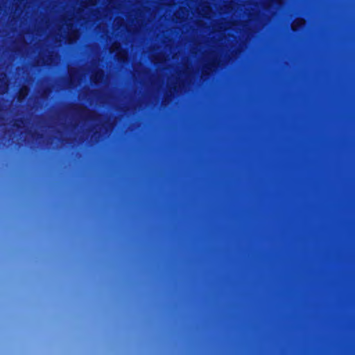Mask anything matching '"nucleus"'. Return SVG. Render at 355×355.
Returning a JSON list of instances; mask_svg holds the SVG:
<instances>
[{"mask_svg": "<svg viewBox=\"0 0 355 355\" xmlns=\"http://www.w3.org/2000/svg\"><path fill=\"white\" fill-rule=\"evenodd\" d=\"M104 72L103 71H99L92 76V81L94 83L97 84L101 82L104 79Z\"/></svg>", "mask_w": 355, "mask_h": 355, "instance_id": "obj_1", "label": "nucleus"}, {"mask_svg": "<svg viewBox=\"0 0 355 355\" xmlns=\"http://www.w3.org/2000/svg\"><path fill=\"white\" fill-rule=\"evenodd\" d=\"M27 89L26 87H21L18 93V101H21L22 99L25 98L27 94Z\"/></svg>", "mask_w": 355, "mask_h": 355, "instance_id": "obj_2", "label": "nucleus"}, {"mask_svg": "<svg viewBox=\"0 0 355 355\" xmlns=\"http://www.w3.org/2000/svg\"><path fill=\"white\" fill-rule=\"evenodd\" d=\"M216 66V60L215 59H213L212 61L205 67L206 69H211V67H214Z\"/></svg>", "mask_w": 355, "mask_h": 355, "instance_id": "obj_3", "label": "nucleus"}, {"mask_svg": "<svg viewBox=\"0 0 355 355\" xmlns=\"http://www.w3.org/2000/svg\"><path fill=\"white\" fill-rule=\"evenodd\" d=\"M19 123H23V120L21 119L16 120L13 125L17 128H19L21 127Z\"/></svg>", "mask_w": 355, "mask_h": 355, "instance_id": "obj_4", "label": "nucleus"}, {"mask_svg": "<svg viewBox=\"0 0 355 355\" xmlns=\"http://www.w3.org/2000/svg\"><path fill=\"white\" fill-rule=\"evenodd\" d=\"M35 135L37 136V138H42L43 137V135L41 134V133H37V132H34L32 136L34 137Z\"/></svg>", "mask_w": 355, "mask_h": 355, "instance_id": "obj_5", "label": "nucleus"}, {"mask_svg": "<svg viewBox=\"0 0 355 355\" xmlns=\"http://www.w3.org/2000/svg\"><path fill=\"white\" fill-rule=\"evenodd\" d=\"M67 26H68V28H71V27H72V26H73V25H72V24H67Z\"/></svg>", "mask_w": 355, "mask_h": 355, "instance_id": "obj_6", "label": "nucleus"}, {"mask_svg": "<svg viewBox=\"0 0 355 355\" xmlns=\"http://www.w3.org/2000/svg\"><path fill=\"white\" fill-rule=\"evenodd\" d=\"M75 32H71L70 35H73Z\"/></svg>", "mask_w": 355, "mask_h": 355, "instance_id": "obj_7", "label": "nucleus"}]
</instances>
